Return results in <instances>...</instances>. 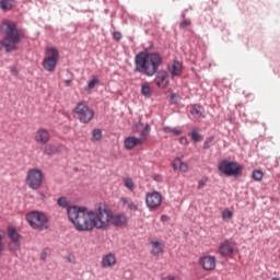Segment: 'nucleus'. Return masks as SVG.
I'll return each mask as SVG.
<instances>
[{"label": "nucleus", "instance_id": "39", "mask_svg": "<svg viewBox=\"0 0 280 280\" xmlns=\"http://www.w3.org/2000/svg\"><path fill=\"white\" fill-rule=\"evenodd\" d=\"M179 143L182 145H187L189 143V141L187 140V137H180L179 138Z\"/></svg>", "mask_w": 280, "mask_h": 280}, {"label": "nucleus", "instance_id": "50", "mask_svg": "<svg viewBox=\"0 0 280 280\" xmlns=\"http://www.w3.org/2000/svg\"><path fill=\"white\" fill-rule=\"evenodd\" d=\"M155 180H159V177H155Z\"/></svg>", "mask_w": 280, "mask_h": 280}, {"label": "nucleus", "instance_id": "22", "mask_svg": "<svg viewBox=\"0 0 280 280\" xmlns=\"http://www.w3.org/2000/svg\"><path fill=\"white\" fill-rule=\"evenodd\" d=\"M16 4V0H0V9L2 12H10Z\"/></svg>", "mask_w": 280, "mask_h": 280}, {"label": "nucleus", "instance_id": "18", "mask_svg": "<svg viewBox=\"0 0 280 280\" xmlns=\"http://www.w3.org/2000/svg\"><path fill=\"white\" fill-rule=\"evenodd\" d=\"M120 202L124 209H129V211H139V206L132 199L128 197L120 198Z\"/></svg>", "mask_w": 280, "mask_h": 280}, {"label": "nucleus", "instance_id": "11", "mask_svg": "<svg viewBox=\"0 0 280 280\" xmlns=\"http://www.w3.org/2000/svg\"><path fill=\"white\" fill-rule=\"evenodd\" d=\"M34 139L39 145H45L50 139L49 131L45 128H40L35 132Z\"/></svg>", "mask_w": 280, "mask_h": 280}, {"label": "nucleus", "instance_id": "20", "mask_svg": "<svg viewBox=\"0 0 280 280\" xmlns=\"http://www.w3.org/2000/svg\"><path fill=\"white\" fill-rule=\"evenodd\" d=\"M155 84L160 89H165L167 84H170V80L167 79V73L166 72H161L156 78H155Z\"/></svg>", "mask_w": 280, "mask_h": 280}, {"label": "nucleus", "instance_id": "7", "mask_svg": "<svg viewBox=\"0 0 280 280\" xmlns=\"http://www.w3.org/2000/svg\"><path fill=\"white\" fill-rule=\"evenodd\" d=\"M26 185L31 189H39L40 185H43V171L38 168L30 170L26 176Z\"/></svg>", "mask_w": 280, "mask_h": 280}, {"label": "nucleus", "instance_id": "48", "mask_svg": "<svg viewBox=\"0 0 280 280\" xmlns=\"http://www.w3.org/2000/svg\"><path fill=\"white\" fill-rule=\"evenodd\" d=\"M271 280H279V278H273V279H271Z\"/></svg>", "mask_w": 280, "mask_h": 280}, {"label": "nucleus", "instance_id": "33", "mask_svg": "<svg viewBox=\"0 0 280 280\" xmlns=\"http://www.w3.org/2000/svg\"><path fill=\"white\" fill-rule=\"evenodd\" d=\"M141 95H143L144 97H150V85L141 86Z\"/></svg>", "mask_w": 280, "mask_h": 280}, {"label": "nucleus", "instance_id": "14", "mask_svg": "<svg viewBox=\"0 0 280 280\" xmlns=\"http://www.w3.org/2000/svg\"><path fill=\"white\" fill-rule=\"evenodd\" d=\"M115 264H117V257L113 253L104 255L101 261L102 268H105V269L113 268Z\"/></svg>", "mask_w": 280, "mask_h": 280}, {"label": "nucleus", "instance_id": "32", "mask_svg": "<svg viewBox=\"0 0 280 280\" xmlns=\"http://www.w3.org/2000/svg\"><path fill=\"white\" fill-rule=\"evenodd\" d=\"M124 183H125V187L127 189H130V191H132L135 189V182H132L131 178H125Z\"/></svg>", "mask_w": 280, "mask_h": 280}, {"label": "nucleus", "instance_id": "23", "mask_svg": "<svg viewBox=\"0 0 280 280\" xmlns=\"http://www.w3.org/2000/svg\"><path fill=\"white\" fill-rule=\"evenodd\" d=\"M190 115H192V117H195V119H200V117H202V115H205V108H202V106H200V105H192L190 107Z\"/></svg>", "mask_w": 280, "mask_h": 280}, {"label": "nucleus", "instance_id": "46", "mask_svg": "<svg viewBox=\"0 0 280 280\" xmlns=\"http://www.w3.org/2000/svg\"><path fill=\"white\" fill-rule=\"evenodd\" d=\"M40 198H42V200H45V198H46L45 194L40 192Z\"/></svg>", "mask_w": 280, "mask_h": 280}, {"label": "nucleus", "instance_id": "13", "mask_svg": "<svg viewBox=\"0 0 280 280\" xmlns=\"http://www.w3.org/2000/svg\"><path fill=\"white\" fill-rule=\"evenodd\" d=\"M143 140H144L143 138L139 139L135 136H129L125 138L124 147L126 150H133V148H137V145L143 144Z\"/></svg>", "mask_w": 280, "mask_h": 280}, {"label": "nucleus", "instance_id": "28", "mask_svg": "<svg viewBox=\"0 0 280 280\" xmlns=\"http://www.w3.org/2000/svg\"><path fill=\"white\" fill-rule=\"evenodd\" d=\"M190 137H191V140L194 141V143H198V141H202V136H200V133H198V131H196V130H192L190 132Z\"/></svg>", "mask_w": 280, "mask_h": 280}, {"label": "nucleus", "instance_id": "3", "mask_svg": "<svg viewBox=\"0 0 280 280\" xmlns=\"http://www.w3.org/2000/svg\"><path fill=\"white\" fill-rule=\"evenodd\" d=\"M0 31L4 35L3 40H0V51L3 48L7 52L16 51V44L21 43L23 38V33L16 27V22L3 20L0 25Z\"/></svg>", "mask_w": 280, "mask_h": 280}, {"label": "nucleus", "instance_id": "34", "mask_svg": "<svg viewBox=\"0 0 280 280\" xmlns=\"http://www.w3.org/2000/svg\"><path fill=\"white\" fill-rule=\"evenodd\" d=\"M208 182H209V178H208L207 176H203V177L198 182L197 189H202V187H205Z\"/></svg>", "mask_w": 280, "mask_h": 280}, {"label": "nucleus", "instance_id": "42", "mask_svg": "<svg viewBox=\"0 0 280 280\" xmlns=\"http://www.w3.org/2000/svg\"><path fill=\"white\" fill-rule=\"evenodd\" d=\"M167 220H170V217H167L166 214H163L161 217V222H167Z\"/></svg>", "mask_w": 280, "mask_h": 280}, {"label": "nucleus", "instance_id": "36", "mask_svg": "<svg viewBox=\"0 0 280 280\" xmlns=\"http://www.w3.org/2000/svg\"><path fill=\"white\" fill-rule=\"evenodd\" d=\"M189 25H191V21H189V20H184L180 22L182 30H185V27H189Z\"/></svg>", "mask_w": 280, "mask_h": 280}, {"label": "nucleus", "instance_id": "26", "mask_svg": "<svg viewBox=\"0 0 280 280\" xmlns=\"http://www.w3.org/2000/svg\"><path fill=\"white\" fill-rule=\"evenodd\" d=\"M152 130V127L150 125H145L144 128L140 131V138L138 139H144L143 143H145V139H148V136L150 135V131Z\"/></svg>", "mask_w": 280, "mask_h": 280}, {"label": "nucleus", "instance_id": "21", "mask_svg": "<svg viewBox=\"0 0 280 280\" xmlns=\"http://www.w3.org/2000/svg\"><path fill=\"white\" fill-rule=\"evenodd\" d=\"M45 154L51 155V154H58V152H62V145L61 144H46L44 148Z\"/></svg>", "mask_w": 280, "mask_h": 280}, {"label": "nucleus", "instance_id": "40", "mask_svg": "<svg viewBox=\"0 0 280 280\" xmlns=\"http://www.w3.org/2000/svg\"><path fill=\"white\" fill-rule=\"evenodd\" d=\"M114 39L115 40H121V33H119V32H114Z\"/></svg>", "mask_w": 280, "mask_h": 280}, {"label": "nucleus", "instance_id": "49", "mask_svg": "<svg viewBox=\"0 0 280 280\" xmlns=\"http://www.w3.org/2000/svg\"><path fill=\"white\" fill-rule=\"evenodd\" d=\"M155 180H159V177H155Z\"/></svg>", "mask_w": 280, "mask_h": 280}, {"label": "nucleus", "instance_id": "6", "mask_svg": "<svg viewBox=\"0 0 280 280\" xmlns=\"http://www.w3.org/2000/svg\"><path fill=\"white\" fill-rule=\"evenodd\" d=\"M46 54L48 57H46L43 60V68L45 69V71H48L49 73H51L56 71V65H58L60 54L58 52V49L54 47L47 48Z\"/></svg>", "mask_w": 280, "mask_h": 280}, {"label": "nucleus", "instance_id": "17", "mask_svg": "<svg viewBox=\"0 0 280 280\" xmlns=\"http://www.w3.org/2000/svg\"><path fill=\"white\" fill-rule=\"evenodd\" d=\"M150 244H151V255H153L154 257H159V255H163V250L165 248L163 243L159 241H151Z\"/></svg>", "mask_w": 280, "mask_h": 280}, {"label": "nucleus", "instance_id": "4", "mask_svg": "<svg viewBox=\"0 0 280 280\" xmlns=\"http://www.w3.org/2000/svg\"><path fill=\"white\" fill-rule=\"evenodd\" d=\"M26 221L35 231H47L49 229V218L45 212L32 211L26 214Z\"/></svg>", "mask_w": 280, "mask_h": 280}, {"label": "nucleus", "instance_id": "2", "mask_svg": "<svg viewBox=\"0 0 280 280\" xmlns=\"http://www.w3.org/2000/svg\"><path fill=\"white\" fill-rule=\"evenodd\" d=\"M161 56L156 52L141 51L135 57V69L138 73L152 78L161 67Z\"/></svg>", "mask_w": 280, "mask_h": 280}, {"label": "nucleus", "instance_id": "15", "mask_svg": "<svg viewBox=\"0 0 280 280\" xmlns=\"http://www.w3.org/2000/svg\"><path fill=\"white\" fill-rule=\"evenodd\" d=\"M200 264L203 270H214L215 269V256H203L200 259Z\"/></svg>", "mask_w": 280, "mask_h": 280}, {"label": "nucleus", "instance_id": "8", "mask_svg": "<svg viewBox=\"0 0 280 280\" xmlns=\"http://www.w3.org/2000/svg\"><path fill=\"white\" fill-rule=\"evenodd\" d=\"M75 115H78L79 121L82 124H89L93 119V109H91L86 104L79 103L74 108Z\"/></svg>", "mask_w": 280, "mask_h": 280}, {"label": "nucleus", "instance_id": "37", "mask_svg": "<svg viewBox=\"0 0 280 280\" xmlns=\"http://www.w3.org/2000/svg\"><path fill=\"white\" fill-rule=\"evenodd\" d=\"M3 250H5V245L3 244V235L0 234V255H3Z\"/></svg>", "mask_w": 280, "mask_h": 280}, {"label": "nucleus", "instance_id": "24", "mask_svg": "<svg viewBox=\"0 0 280 280\" xmlns=\"http://www.w3.org/2000/svg\"><path fill=\"white\" fill-rule=\"evenodd\" d=\"M163 131L166 132V135H173L174 137H179V135H183V129L176 127H164Z\"/></svg>", "mask_w": 280, "mask_h": 280}, {"label": "nucleus", "instance_id": "10", "mask_svg": "<svg viewBox=\"0 0 280 280\" xmlns=\"http://www.w3.org/2000/svg\"><path fill=\"white\" fill-rule=\"evenodd\" d=\"M219 255L221 257H233V253H235V246L230 241H224L219 245L218 249Z\"/></svg>", "mask_w": 280, "mask_h": 280}, {"label": "nucleus", "instance_id": "16", "mask_svg": "<svg viewBox=\"0 0 280 280\" xmlns=\"http://www.w3.org/2000/svg\"><path fill=\"white\" fill-rule=\"evenodd\" d=\"M57 205L58 207H60L61 209H67V213H68V218L69 220H71V217L69 215V210L73 207H75L77 209H86V207H80V206H69V200L67 199V197H59L57 199Z\"/></svg>", "mask_w": 280, "mask_h": 280}, {"label": "nucleus", "instance_id": "9", "mask_svg": "<svg viewBox=\"0 0 280 280\" xmlns=\"http://www.w3.org/2000/svg\"><path fill=\"white\" fill-rule=\"evenodd\" d=\"M161 202H163V196H161L159 191H151L147 194L145 205L149 209H156L161 207Z\"/></svg>", "mask_w": 280, "mask_h": 280}, {"label": "nucleus", "instance_id": "27", "mask_svg": "<svg viewBox=\"0 0 280 280\" xmlns=\"http://www.w3.org/2000/svg\"><path fill=\"white\" fill-rule=\"evenodd\" d=\"M100 139H102V130L101 129H94L92 131V141H100Z\"/></svg>", "mask_w": 280, "mask_h": 280}, {"label": "nucleus", "instance_id": "35", "mask_svg": "<svg viewBox=\"0 0 280 280\" xmlns=\"http://www.w3.org/2000/svg\"><path fill=\"white\" fill-rule=\"evenodd\" d=\"M211 143H213V138L206 139V141L203 142V149L209 150L211 148Z\"/></svg>", "mask_w": 280, "mask_h": 280}, {"label": "nucleus", "instance_id": "45", "mask_svg": "<svg viewBox=\"0 0 280 280\" xmlns=\"http://www.w3.org/2000/svg\"><path fill=\"white\" fill-rule=\"evenodd\" d=\"M66 85L71 86V80H66Z\"/></svg>", "mask_w": 280, "mask_h": 280}, {"label": "nucleus", "instance_id": "43", "mask_svg": "<svg viewBox=\"0 0 280 280\" xmlns=\"http://www.w3.org/2000/svg\"><path fill=\"white\" fill-rule=\"evenodd\" d=\"M40 258L43 259V261H45V259H47V253H42L40 254Z\"/></svg>", "mask_w": 280, "mask_h": 280}, {"label": "nucleus", "instance_id": "12", "mask_svg": "<svg viewBox=\"0 0 280 280\" xmlns=\"http://www.w3.org/2000/svg\"><path fill=\"white\" fill-rule=\"evenodd\" d=\"M8 236L11 240V243H10L11 250H16L20 246V236H19V232H16V229L9 228Z\"/></svg>", "mask_w": 280, "mask_h": 280}, {"label": "nucleus", "instance_id": "25", "mask_svg": "<svg viewBox=\"0 0 280 280\" xmlns=\"http://www.w3.org/2000/svg\"><path fill=\"white\" fill-rule=\"evenodd\" d=\"M182 71H183V67L180 66V62L174 61L171 67L172 75H180Z\"/></svg>", "mask_w": 280, "mask_h": 280}, {"label": "nucleus", "instance_id": "30", "mask_svg": "<svg viewBox=\"0 0 280 280\" xmlns=\"http://www.w3.org/2000/svg\"><path fill=\"white\" fill-rule=\"evenodd\" d=\"M95 84H100V79L97 77H93L92 80L88 82V90L95 89Z\"/></svg>", "mask_w": 280, "mask_h": 280}, {"label": "nucleus", "instance_id": "29", "mask_svg": "<svg viewBox=\"0 0 280 280\" xmlns=\"http://www.w3.org/2000/svg\"><path fill=\"white\" fill-rule=\"evenodd\" d=\"M252 178L254 180H261V178H264V172L259 171V170H255L253 173H252Z\"/></svg>", "mask_w": 280, "mask_h": 280}, {"label": "nucleus", "instance_id": "44", "mask_svg": "<svg viewBox=\"0 0 280 280\" xmlns=\"http://www.w3.org/2000/svg\"><path fill=\"white\" fill-rule=\"evenodd\" d=\"M162 280H175V278H174V276H168V277L162 278Z\"/></svg>", "mask_w": 280, "mask_h": 280}, {"label": "nucleus", "instance_id": "41", "mask_svg": "<svg viewBox=\"0 0 280 280\" xmlns=\"http://www.w3.org/2000/svg\"><path fill=\"white\" fill-rule=\"evenodd\" d=\"M10 72L12 73V75H19V70H16L15 67H11Z\"/></svg>", "mask_w": 280, "mask_h": 280}, {"label": "nucleus", "instance_id": "19", "mask_svg": "<svg viewBox=\"0 0 280 280\" xmlns=\"http://www.w3.org/2000/svg\"><path fill=\"white\" fill-rule=\"evenodd\" d=\"M172 167L175 172H177V170L179 172H184V173H187L189 172V165H187V163L180 161V159H175L173 162H172Z\"/></svg>", "mask_w": 280, "mask_h": 280}, {"label": "nucleus", "instance_id": "1", "mask_svg": "<svg viewBox=\"0 0 280 280\" xmlns=\"http://www.w3.org/2000/svg\"><path fill=\"white\" fill-rule=\"evenodd\" d=\"M70 222L80 233L93 231H106L108 226H126L128 217L126 214H113V210L100 203L97 208H75L69 209Z\"/></svg>", "mask_w": 280, "mask_h": 280}, {"label": "nucleus", "instance_id": "38", "mask_svg": "<svg viewBox=\"0 0 280 280\" xmlns=\"http://www.w3.org/2000/svg\"><path fill=\"white\" fill-rule=\"evenodd\" d=\"M170 102H171V104H178V95L172 94Z\"/></svg>", "mask_w": 280, "mask_h": 280}, {"label": "nucleus", "instance_id": "5", "mask_svg": "<svg viewBox=\"0 0 280 280\" xmlns=\"http://www.w3.org/2000/svg\"><path fill=\"white\" fill-rule=\"evenodd\" d=\"M218 170L224 176H240V174H242V165L237 162H231L228 160H222L218 164Z\"/></svg>", "mask_w": 280, "mask_h": 280}, {"label": "nucleus", "instance_id": "31", "mask_svg": "<svg viewBox=\"0 0 280 280\" xmlns=\"http://www.w3.org/2000/svg\"><path fill=\"white\" fill-rule=\"evenodd\" d=\"M221 218L222 220H231V218H233V212L229 209H225L222 211Z\"/></svg>", "mask_w": 280, "mask_h": 280}, {"label": "nucleus", "instance_id": "47", "mask_svg": "<svg viewBox=\"0 0 280 280\" xmlns=\"http://www.w3.org/2000/svg\"><path fill=\"white\" fill-rule=\"evenodd\" d=\"M140 126H143V122H139V124H138V128H139Z\"/></svg>", "mask_w": 280, "mask_h": 280}]
</instances>
